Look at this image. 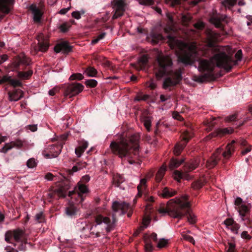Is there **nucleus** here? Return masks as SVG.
Masks as SVG:
<instances>
[{
    "label": "nucleus",
    "mask_w": 252,
    "mask_h": 252,
    "mask_svg": "<svg viewBox=\"0 0 252 252\" xmlns=\"http://www.w3.org/2000/svg\"><path fill=\"white\" fill-rule=\"evenodd\" d=\"M218 34L211 30L206 32L205 47L198 51L197 47L193 44H188L179 40L176 37L168 35L167 42L172 49L178 50L181 52L178 58L180 62L184 64L192 65L195 61L198 62V70L204 73L198 76L196 81L198 82L212 80L214 78V70L216 66L223 68L226 72H230L232 67L229 64L234 61L225 52H220L216 44L218 38Z\"/></svg>",
    "instance_id": "obj_1"
},
{
    "label": "nucleus",
    "mask_w": 252,
    "mask_h": 252,
    "mask_svg": "<svg viewBox=\"0 0 252 252\" xmlns=\"http://www.w3.org/2000/svg\"><path fill=\"white\" fill-rule=\"evenodd\" d=\"M172 61L169 57L160 55L157 57L154 72L158 80L167 76L163 82L162 87L164 89L176 86L182 79L181 70L179 69L173 71L172 69Z\"/></svg>",
    "instance_id": "obj_2"
},
{
    "label": "nucleus",
    "mask_w": 252,
    "mask_h": 252,
    "mask_svg": "<svg viewBox=\"0 0 252 252\" xmlns=\"http://www.w3.org/2000/svg\"><path fill=\"white\" fill-rule=\"evenodd\" d=\"M139 140L137 134L122 136L119 141H112L110 147L113 154L122 159L127 158L129 163L132 164L136 163L134 158H137L139 155Z\"/></svg>",
    "instance_id": "obj_3"
},
{
    "label": "nucleus",
    "mask_w": 252,
    "mask_h": 252,
    "mask_svg": "<svg viewBox=\"0 0 252 252\" xmlns=\"http://www.w3.org/2000/svg\"><path fill=\"white\" fill-rule=\"evenodd\" d=\"M189 197L187 195L183 196V200H179L178 202H173L169 208L170 216L181 219L186 216L188 221L191 224L196 222V217L192 213L190 205L188 201Z\"/></svg>",
    "instance_id": "obj_4"
},
{
    "label": "nucleus",
    "mask_w": 252,
    "mask_h": 252,
    "mask_svg": "<svg viewBox=\"0 0 252 252\" xmlns=\"http://www.w3.org/2000/svg\"><path fill=\"white\" fill-rule=\"evenodd\" d=\"M235 141L233 140L228 143L225 147V150L223 151L221 148H218L213 156L207 161L206 166L208 168L214 167L221 159V155L223 156L224 159L229 158L235 151L234 144Z\"/></svg>",
    "instance_id": "obj_5"
},
{
    "label": "nucleus",
    "mask_w": 252,
    "mask_h": 252,
    "mask_svg": "<svg viewBox=\"0 0 252 252\" xmlns=\"http://www.w3.org/2000/svg\"><path fill=\"white\" fill-rule=\"evenodd\" d=\"M30 60L29 58L25 56L17 57L13 63L15 69L19 70L17 72V76L22 79H29L32 75L33 71L32 69H29L27 71H21L20 70H24L26 67L30 64Z\"/></svg>",
    "instance_id": "obj_6"
},
{
    "label": "nucleus",
    "mask_w": 252,
    "mask_h": 252,
    "mask_svg": "<svg viewBox=\"0 0 252 252\" xmlns=\"http://www.w3.org/2000/svg\"><path fill=\"white\" fill-rule=\"evenodd\" d=\"M199 164V160L197 158L191 159L188 161L185 162L184 166V172L179 171L175 170L174 172V179L179 181L181 179L186 178L188 172H191L196 169Z\"/></svg>",
    "instance_id": "obj_7"
},
{
    "label": "nucleus",
    "mask_w": 252,
    "mask_h": 252,
    "mask_svg": "<svg viewBox=\"0 0 252 252\" xmlns=\"http://www.w3.org/2000/svg\"><path fill=\"white\" fill-rule=\"evenodd\" d=\"M63 89L64 96L70 98L81 93L84 89V86L79 83H73L64 84Z\"/></svg>",
    "instance_id": "obj_8"
},
{
    "label": "nucleus",
    "mask_w": 252,
    "mask_h": 252,
    "mask_svg": "<svg viewBox=\"0 0 252 252\" xmlns=\"http://www.w3.org/2000/svg\"><path fill=\"white\" fill-rule=\"evenodd\" d=\"M96 225H100L103 222L107 225L106 227V231L109 233L113 230L115 227V223L116 222V219L114 215H113V220L111 221L109 218L103 216L101 214H97L94 216Z\"/></svg>",
    "instance_id": "obj_9"
},
{
    "label": "nucleus",
    "mask_w": 252,
    "mask_h": 252,
    "mask_svg": "<svg viewBox=\"0 0 252 252\" xmlns=\"http://www.w3.org/2000/svg\"><path fill=\"white\" fill-rule=\"evenodd\" d=\"M193 136V133L191 131L186 130L181 135V141L177 143L174 148V153L176 156H179L181 154L188 142Z\"/></svg>",
    "instance_id": "obj_10"
},
{
    "label": "nucleus",
    "mask_w": 252,
    "mask_h": 252,
    "mask_svg": "<svg viewBox=\"0 0 252 252\" xmlns=\"http://www.w3.org/2000/svg\"><path fill=\"white\" fill-rule=\"evenodd\" d=\"M89 192V189L87 185L81 184V183H78L74 187V190L69 192V195H77L79 198L78 203H80L84 201L85 197Z\"/></svg>",
    "instance_id": "obj_11"
},
{
    "label": "nucleus",
    "mask_w": 252,
    "mask_h": 252,
    "mask_svg": "<svg viewBox=\"0 0 252 252\" xmlns=\"http://www.w3.org/2000/svg\"><path fill=\"white\" fill-rule=\"evenodd\" d=\"M24 231L21 229H16L13 230L7 231L5 234V240L6 242L12 244L14 247L16 244L11 242L10 240L13 238L16 242H20L24 239L23 238Z\"/></svg>",
    "instance_id": "obj_12"
},
{
    "label": "nucleus",
    "mask_w": 252,
    "mask_h": 252,
    "mask_svg": "<svg viewBox=\"0 0 252 252\" xmlns=\"http://www.w3.org/2000/svg\"><path fill=\"white\" fill-rule=\"evenodd\" d=\"M125 1V0H113L112 2L114 9L113 12H114L112 17L113 19H116L123 16L125 11V6L126 3Z\"/></svg>",
    "instance_id": "obj_13"
},
{
    "label": "nucleus",
    "mask_w": 252,
    "mask_h": 252,
    "mask_svg": "<svg viewBox=\"0 0 252 252\" xmlns=\"http://www.w3.org/2000/svg\"><path fill=\"white\" fill-rule=\"evenodd\" d=\"M227 16L225 15H213L210 18V22L213 24L216 28L223 29L225 23H227Z\"/></svg>",
    "instance_id": "obj_14"
},
{
    "label": "nucleus",
    "mask_w": 252,
    "mask_h": 252,
    "mask_svg": "<svg viewBox=\"0 0 252 252\" xmlns=\"http://www.w3.org/2000/svg\"><path fill=\"white\" fill-rule=\"evenodd\" d=\"M38 41V46L34 47L35 53H37L38 51L42 52H46L49 48V44L48 41L45 39L42 33L37 36Z\"/></svg>",
    "instance_id": "obj_15"
},
{
    "label": "nucleus",
    "mask_w": 252,
    "mask_h": 252,
    "mask_svg": "<svg viewBox=\"0 0 252 252\" xmlns=\"http://www.w3.org/2000/svg\"><path fill=\"white\" fill-rule=\"evenodd\" d=\"M112 207L114 212H117L119 210H121L123 214H125L132 208L129 204L125 202H119L118 201H115L113 202Z\"/></svg>",
    "instance_id": "obj_16"
},
{
    "label": "nucleus",
    "mask_w": 252,
    "mask_h": 252,
    "mask_svg": "<svg viewBox=\"0 0 252 252\" xmlns=\"http://www.w3.org/2000/svg\"><path fill=\"white\" fill-rule=\"evenodd\" d=\"M233 131V129H228V128H219L217 129L215 131L212 132L209 134L208 136L204 138V140L205 141H207L213 137H215L217 136H221L225 134H230L232 133Z\"/></svg>",
    "instance_id": "obj_17"
},
{
    "label": "nucleus",
    "mask_w": 252,
    "mask_h": 252,
    "mask_svg": "<svg viewBox=\"0 0 252 252\" xmlns=\"http://www.w3.org/2000/svg\"><path fill=\"white\" fill-rule=\"evenodd\" d=\"M72 46L69 45L67 41H63L57 44L54 47V51L56 53L62 51L63 53L67 54L72 51Z\"/></svg>",
    "instance_id": "obj_18"
},
{
    "label": "nucleus",
    "mask_w": 252,
    "mask_h": 252,
    "mask_svg": "<svg viewBox=\"0 0 252 252\" xmlns=\"http://www.w3.org/2000/svg\"><path fill=\"white\" fill-rule=\"evenodd\" d=\"M63 144L54 145L50 149V153L45 155L46 158H54L57 157L61 152Z\"/></svg>",
    "instance_id": "obj_19"
},
{
    "label": "nucleus",
    "mask_w": 252,
    "mask_h": 252,
    "mask_svg": "<svg viewBox=\"0 0 252 252\" xmlns=\"http://www.w3.org/2000/svg\"><path fill=\"white\" fill-rule=\"evenodd\" d=\"M158 195L163 198L171 197L177 194V191L168 187H164L158 192Z\"/></svg>",
    "instance_id": "obj_20"
},
{
    "label": "nucleus",
    "mask_w": 252,
    "mask_h": 252,
    "mask_svg": "<svg viewBox=\"0 0 252 252\" xmlns=\"http://www.w3.org/2000/svg\"><path fill=\"white\" fill-rule=\"evenodd\" d=\"M236 209L239 212L241 219L250 216V206L248 205L242 204L239 207H236Z\"/></svg>",
    "instance_id": "obj_21"
},
{
    "label": "nucleus",
    "mask_w": 252,
    "mask_h": 252,
    "mask_svg": "<svg viewBox=\"0 0 252 252\" xmlns=\"http://www.w3.org/2000/svg\"><path fill=\"white\" fill-rule=\"evenodd\" d=\"M30 9L33 14L34 21L37 23L40 22L42 15L41 10L35 4H32L30 6Z\"/></svg>",
    "instance_id": "obj_22"
},
{
    "label": "nucleus",
    "mask_w": 252,
    "mask_h": 252,
    "mask_svg": "<svg viewBox=\"0 0 252 252\" xmlns=\"http://www.w3.org/2000/svg\"><path fill=\"white\" fill-rule=\"evenodd\" d=\"M9 100L11 101H17L21 99L23 96V92L22 90L18 89L13 92L8 93Z\"/></svg>",
    "instance_id": "obj_23"
},
{
    "label": "nucleus",
    "mask_w": 252,
    "mask_h": 252,
    "mask_svg": "<svg viewBox=\"0 0 252 252\" xmlns=\"http://www.w3.org/2000/svg\"><path fill=\"white\" fill-rule=\"evenodd\" d=\"M148 38L153 44H157L160 41H164L165 40L164 37L162 34L154 32H151Z\"/></svg>",
    "instance_id": "obj_24"
},
{
    "label": "nucleus",
    "mask_w": 252,
    "mask_h": 252,
    "mask_svg": "<svg viewBox=\"0 0 252 252\" xmlns=\"http://www.w3.org/2000/svg\"><path fill=\"white\" fill-rule=\"evenodd\" d=\"M78 212V209L74 205H69L66 207L65 213V214L70 218H75Z\"/></svg>",
    "instance_id": "obj_25"
},
{
    "label": "nucleus",
    "mask_w": 252,
    "mask_h": 252,
    "mask_svg": "<svg viewBox=\"0 0 252 252\" xmlns=\"http://www.w3.org/2000/svg\"><path fill=\"white\" fill-rule=\"evenodd\" d=\"M148 63V57L146 55H143L139 59L138 63L135 65V68L139 70L144 69Z\"/></svg>",
    "instance_id": "obj_26"
},
{
    "label": "nucleus",
    "mask_w": 252,
    "mask_h": 252,
    "mask_svg": "<svg viewBox=\"0 0 252 252\" xmlns=\"http://www.w3.org/2000/svg\"><path fill=\"white\" fill-rule=\"evenodd\" d=\"M88 146V143L86 141H82L80 143V145L76 148L75 153L78 157H80L84 152L85 150Z\"/></svg>",
    "instance_id": "obj_27"
},
{
    "label": "nucleus",
    "mask_w": 252,
    "mask_h": 252,
    "mask_svg": "<svg viewBox=\"0 0 252 252\" xmlns=\"http://www.w3.org/2000/svg\"><path fill=\"white\" fill-rule=\"evenodd\" d=\"M179 200H181L180 199H176V200H174V199H171L170 200L167 204V208H165L164 207H161L158 209V212L160 214H165L166 213H168L169 215L170 216L169 214V208L170 206L172 205V204L173 202H178Z\"/></svg>",
    "instance_id": "obj_28"
},
{
    "label": "nucleus",
    "mask_w": 252,
    "mask_h": 252,
    "mask_svg": "<svg viewBox=\"0 0 252 252\" xmlns=\"http://www.w3.org/2000/svg\"><path fill=\"white\" fill-rule=\"evenodd\" d=\"M153 211L150 212V210H145V214L143 218V224L147 227L150 223L151 220V214L153 213Z\"/></svg>",
    "instance_id": "obj_29"
},
{
    "label": "nucleus",
    "mask_w": 252,
    "mask_h": 252,
    "mask_svg": "<svg viewBox=\"0 0 252 252\" xmlns=\"http://www.w3.org/2000/svg\"><path fill=\"white\" fill-rule=\"evenodd\" d=\"M184 161V159L178 160L177 159L172 158L169 165V168L171 170L178 168Z\"/></svg>",
    "instance_id": "obj_30"
},
{
    "label": "nucleus",
    "mask_w": 252,
    "mask_h": 252,
    "mask_svg": "<svg viewBox=\"0 0 252 252\" xmlns=\"http://www.w3.org/2000/svg\"><path fill=\"white\" fill-rule=\"evenodd\" d=\"M166 170V166L162 165L157 172L156 175V180L157 182H160L162 179L165 171Z\"/></svg>",
    "instance_id": "obj_31"
},
{
    "label": "nucleus",
    "mask_w": 252,
    "mask_h": 252,
    "mask_svg": "<svg viewBox=\"0 0 252 252\" xmlns=\"http://www.w3.org/2000/svg\"><path fill=\"white\" fill-rule=\"evenodd\" d=\"M7 82L8 84L15 88L17 87H22V83L18 80L12 78L11 76L7 75Z\"/></svg>",
    "instance_id": "obj_32"
},
{
    "label": "nucleus",
    "mask_w": 252,
    "mask_h": 252,
    "mask_svg": "<svg viewBox=\"0 0 252 252\" xmlns=\"http://www.w3.org/2000/svg\"><path fill=\"white\" fill-rule=\"evenodd\" d=\"M147 180L146 179L143 178L140 180V184L137 186L138 193L137 196L141 197L144 189L146 188V184Z\"/></svg>",
    "instance_id": "obj_33"
},
{
    "label": "nucleus",
    "mask_w": 252,
    "mask_h": 252,
    "mask_svg": "<svg viewBox=\"0 0 252 252\" xmlns=\"http://www.w3.org/2000/svg\"><path fill=\"white\" fill-rule=\"evenodd\" d=\"M228 57H230L234 61V62H231L229 64L231 65V67H233V65H235L237 64L238 61H240L242 60L243 54L242 51L241 50H239L237 52L235 55V57L237 59L236 61L234 60L231 56H229L227 55Z\"/></svg>",
    "instance_id": "obj_34"
},
{
    "label": "nucleus",
    "mask_w": 252,
    "mask_h": 252,
    "mask_svg": "<svg viewBox=\"0 0 252 252\" xmlns=\"http://www.w3.org/2000/svg\"><path fill=\"white\" fill-rule=\"evenodd\" d=\"M0 11L8 14L10 11V9L7 4L6 0H0Z\"/></svg>",
    "instance_id": "obj_35"
},
{
    "label": "nucleus",
    "mask_w": 252,
    "mask_h": 252,
    "mask_svg": "<svg viewBox=\"0 0 252 252\" xmlns=\"http://www.w3.org/2000/svg\"><path fill=\"white\" fill-rule=\"evenodd\" d=\"M124 181V177L119 174L113 177V184L116 187H120L121 184L123 183Z\"/></svg>",
    "instance_id": "obj_36"
},
{
    "label": "nucleus",
    "mask_w": 252,
    "mask_h": 252,
    "mask_svg": "<svg viewBox=\"0 0 252 252\" xmlns=\"http://www.w3.org/2000/svg\"><path fill=\"white\" fill-rule=\"evenodd\" d=\"M142 121L147 131L149 132L151 130V121L149 117L148 116H144L142 118Z\"/></svg>",
    "instance_id": "obj_37"
},
{
    "label": "nucleus",
    "mask_w": 252,
    "mask_h": 252,
    "mask_svg": "<svg viewBox=\"0 0 252 252\" xmlns=\"http://www.w3.org/2000/svg\"><path fill=\"white\" fill-rule=\"evenodd\" d=\"M145 200L147 202V204L146 206L145 210H150V212H151V211H153V208L151 205V203L154 202V197L153 196H146L145 197Z\"/></svg>",
    "instance_id": "obj_38"
},
{
    "label": "nucleus",
    "mask_w": 252,
    "mask_h": 252,
    "mask_svg": "<svg viewBox=\"0 0 252 252\" xmlns=\"http://www.w3.org/2000/svg\"><path fill=\"white\" fill-rule=\"evenodd\" d=\"M204 182L201 180L194 181L191 184V187L195 190L200 189L204 186Z\"/></svg>",
    "instance_id": "obj_39"
},
{
    "label": "nucleus",
    "mask_w": 252,
    "mask_h": 252,
    "mask_svg": "<svg viewBox=\"0 0 252 252\" xmlns=\"http://www.w3.org/2000/svg\"><path fill=\"white\" fill-rule=\"evenodd\" d=\"M80 171L79 168L75 165H74L71 169H68L66 171V175L67 176V178H70L71 176L73 175V174L75 172ZM69 181V179H67Z\"/></svg>",
    "instance_id": "obj_40"
},
{
    "label": "nucleus",
    "mask_w": 252,
    "mask_h": 252,
    "mask_svg": "<svg viewBox=\"0 0 252 252\" xmlns=\"http://www.w3.org/2000/svg\"><path fill=\"white\" fill-rule=\"evenodd\" d=\"M85 72L89 77H94L97 74V71L94 67L89 66L86 68Z\"/></svg>",
    "instance_id": "obj_41"
},
{
    "label": "nucleus",
    "mask_w": 252,
    "mask_h": 252,
    "mask_svg": "<svg viewBox=\"0 0 252 252\" xmlns=\"http://www.w3.org/2000/svg\"><path fill=\"white\" fill-rule=\"evenodd\" d=\"M145 243V250L146 252H152L153 250V246L152 244V242L149 239H146L144 240Z\"/></svg>",
    "instance_id": "obj_42"
},
{
    "label": "nucleus",
    "mask_w": 252,
    "mask_h": 252,
    "mask_svg": "<svg viewBox=\"0 0 252 252\" xmlns=\"http://www.w3.org/2000/svg\"><path fill=\"white\" fill-rule=\"evenodd\" d=\"M191 20V17L189 14H184L182 16L181 21L183 24L185 26H188Z\"/></svg>",
    "instance_id": "obj_43"
},
{
    "label": "nucleus",
    "mask_w": 252,
    "mask_h": 252,
    "mask_svg": "<svg viewBox=\"0 0 252 252\" xmlns=\"http://www.w3.org/2000/svg\"><path fill=\"white\" fill-rule=\"evenodd\" d=\"M237 0H223L222 1V4L225 7H227L228 8H231L237 2Z\"/></svg>",
    "instance_id": "obj_44"
},
{
    "label": "nucleus",
    "mask_w": 252,
    "mask_h": 252,
    "mask_svg": "<svg viewBox=\"0 0 252 252\" xmlns=\"http://www.w3.org/2000/svg\"><path fill=\"white\" fill-rule=\"evenodd\" d=\"M56 194H58L59 196H64L61 189H56L53 192L48 193V196L49 198H54Z\"/></svg>",
    "instance_id": "obj_45"
},
{
    "label": "nucleus",
    "mask_w": 252,
    "mask_h": 252,
    "mask_svg": "<svg viewBox=\"0 0 252 252\" xmlns=\"http://www.w3.org/2000/svg\"><path fill=\"white\" fill-rule=\"evenodd\" d=\"M71 24L68 22H64L59 26V29L63 32H67L70 28Z\"/></svg>",
    "instance_id": "obj_46"
},
{
    "label": "nucleus",
    "mask_w": 252,
    "mask_h": 252,
    "mask_svg": "<svg viewBox=\"0 0 252 252\" xmlns=\"http://www.w3.org/2000/svg\"><path fill=\"white\" fill-rule=\"evenodd\" d=\"M84 83L87 87L89 88H94L97 85V81L94 79L87 80Z\"/></svg>",
    "instance_id": "obj_47"
},
{
    "label": "nucleus",
    "mask_w": 252,
    "mask_h": 252,
    "mask_svg": "<svg viewBox=\"0 0 252 252\" xmlns=\"http://www.w3.org/2000/svg\"><path fill=\"white\" fill-rule=\"evenodd\" d=\"M84 76L81 73H73L70 77L69 79L70 80H81L83 79Z\"/></svg>",
    "instance_id": "obj_48"
},
{
    "label": "nucleus",
    "mask_w": 252,
    "mask_h": 252,
    "mask_svg": "<svg viewBox=\"0 0 252 252\" xmlns=\"http://www.w3.org/2000/svg\"><path fill=\"white\" fill-rule=\"evenodd\" d=\"M244 221V224L250 228H252V220L250 219V216L241 219Z\"/></svg>",
    "instance_id": "obj_49"
},
{
    "label": "nucleus",
    "mask_w": 252,
    "mask_h": 252,
    "mask_svg": "<svg viewBox=\"0 0 252 252\" xmlns=\"http://www.w3.org/2000/svg\"><path fill=\"white\" fill-rule=\"evenodd\" d=\"M27 165L29 168H33L36 166V162L34 158H30L27 162Z\"/></svg>",
    "instance_id": "obj_50"
},
{
    "label": "nucleus",
    "mask_w": 252,
    "mask_h": 252,
    "mask_svg": "<svg viewBox=\"0 0 252 252\" xmlns=\"http://www.w3.org/2000/svg\"><path fill=\"white\" fill-rule=\"evenodd\" d=\"M20 244L19 245L18 249L20 251H25L26 249V244L27 243V240L23 239L21 241Z\"/></svg>",
    "instance_id": "obj_51"
},
{
    "label": "nucleus",
    "mask_w": 252,
    "mask_h": 252,
    "mask_svg": "<svg viewBox=\"0 0 252 252\" xmlns=\"http://www.w3.org/2000/svg\"><path fill=\"white\" fill-rule=\"evenodd\" d=\"M35 217V220L39 223H41L44 221V215L42 212L37 214Z\"/></svg>",
    "instance_id": "obj_52"
},
{
    "label": "nucleus",
    "mask_w": 252,
    "mask_h": 252,
    "mask_svg": "<svg viewBox=\"0 0 252 252\" xmlns=\"http://www.w3.org/2000/svg\"><path fill=\"white\" fill-rule=\"evenodd\" d=\"M168 244V242L164 239H160L158 243L157 247L159 248L165 247Z\"/></svg>",
    "instance_id": "obj_53"
},
{
    "label": "nucleus",
    "mask_w": 252,
    "mask_h": 252,
    "mask_svg": "<svg viewBox=\"0 0 252 252\" xmlns=\"http://www.w3.org/2000/svg\"><path fill=\"white\" fill-rule=\"evenodd\" d=\"M240 227V224L235 221L234 223L231 226V230L234 233L237 234L238 233V230Z\"/></svg>",
    "instance_id": "obj_54"
},
{
    "label": "nucleus",
    "mask_w": 252,
    "mask_h": 252,
    "mask_svg": "<svg viewBox=\"0 0 252 252\" xmlns=\"http://www.w3.org/2000/svg\"><path fill=\"white\" fill-rule=\"evenodd\" d=\"M90 180V177L88 175H85L82 177L81 180L78 183H81V184L86 185V184Z\"/></svg>",
    "instance_id": "obj_55"
},
{
    "label": "nucleus",
    "mask_w": 252,
    "mask_h": 252,
    "mask_svg": "<svg viewBox=\"0 0 252 252\" xmlns=\"http://www.w3.org/2000/svg\"><path fill=\"white\" fill-rule=\"evenodd\" d=\"M13 148V146L11 144L6 143L5 144L4 146L0 150V152L1 153H6L8 150L11 149Z\"/></svg>",
    "instance_id": "obj_56"
},
{
    "label": "nucleus",
    "mask_w": 252,
    "mask_h": 252,
    "mask_svg": "<svg viewBox=\"0 0 252 252\" xmlns=\"http://www.w3.org/2000/svg\"><path fill=\"white\" fill-rule=\"evenodd\" d=\"M13 148V146L11 144L6 143L5 144L4 146L0 150V152L1 153H6L8 150L11 149Z\"/></svg>",
    "instance_id": "obj_57"
},
{
    "label": "nucleus",
    "mask_w": 252,
    "mask_h": 252,
    "mask_svg": "<svg viewBox=\"0 0 252 252\" xmlns=\"http://www.w3.org/2000/svg\"><path fill=\"white\" fill-rule=\"evenodd\" d=\"M13 148V146L11 144L6 143L5 144L4 146L0 150V152L1 153H6L8 150L11 149Z\"/></svg>",
    "instance_id": "obj_58"
},
{
    "label": "nucleus",
    "mask_w": 252,
    "mask_h": 252,
    "mask_svg": "<svg viewBox=\"0 0 252 252\" xmlns=\"http://www.w3.org/2000/svg\"><path fill=\"white\" fill-rule=\"evenodd\" d=\"M228 249L227 250V252H237V251L236 250V245L234 243L232 242H228Z\"/></svg>",
    "instance_id": "obj_59"
},
{
    "label": "nucleus",
    "mask_w": 252,
    "mask_h": 252,
    "mask_svg": "<svg viewBox=\"0 0 252 252\" xmlns=\"http://www.w3.org/2000/svg\"><path fill=\"white\" fill-rule=\"evenodd\" d=\"M205 24L204 23L199 21L194 24V27L197 30H202L204 29Z\"/></svg>",
    "instance_id": "obj_60"
},
{
    "label": "nucleus",
    "mask_w": 252,
    "mask_h": 252,
    "mask_svg": "<svg viewBox=\"0 0 252 252\" xmlns=\"http://www.w3.org/2000/svg\"><path fill=\"white\" fill-rule=\"evenodd\" d=\"M149 95L148 94H141L137 95L135 99L137 101H141V100H146L149 98Z\"/></svg>",
    "instance_id": "obj_61"
},
{
    "label": "nucleus",
    "mask_w": 252,
    "mask_h": 252,
    "mask_svg": "<svg viewBox=\"0 0 252 252\" xmlns=\"http://www.w3.org/2000/svg\"><path fill=\"white\" fill-rule=\"evenodd\" d=\"M182 236L184 240L188 241L193 244H194L195 241L192 236L187 234H184L182 235Z\"/></svg>",
    "instance_id": "obj_62"
},
{
    "label": "nucleus",
    "mask_w": 252,
    "mask_h": 252,
    "mask_svg": "<svg viewBox=\"0 0 252 252\" xmlns=\"http://www.w3.org/2000/svg\"><path fill=\"white\" fill-rule=\"evenodd\" d=\"M74 165H75L78 167V168L81 170V169L86 167L87 163L86 162L79 161L76 162Z\"/></svg>",
    "instance_id": "obj_63"
},
{
    "label": "nucleus",
    "mask_w": 252,
    "mask_h": 252,
    "mask_svg": "<svg viewBox=\"0 0 252 252\" xmlns=\"http://www.w3.org/2000/svg\"><path fill=\"white\" fill-rule=\"evenodd\" d=\"M235 222L232 218H228L226 219L224 221V223L227 226H231Z\"/></svg>",
    "instance_id": "obj_64"
}]
</instances>
